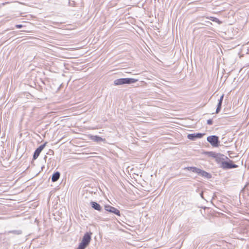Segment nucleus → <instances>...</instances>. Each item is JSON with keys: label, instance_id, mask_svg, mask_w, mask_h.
Wrapping results in <instances>:
<instances>
[{"label": "nucleus", "instance_id": "obj_23", "mask_svg": "<svg viewBox=\"0 0 249 249\" xmlns=\"http://www.w3.org/2000/svg\"><path fill=\"white\" fill-rule=\"evenodd\" d=\"M248 67H249V63L247 65Z\"/></svg>", "mask_w": 249, "mask_h": 249}, {"label": "nucleus", "instance_id": "obj_15", "mask_svg": "<svg viewBox=\"0 0 249 249\" xmlns=\"http://www.w3.org/2000/svg\"><path fill=\"white\" fill-rule=\"evenodd\" d=\"M47 143V142H45L44 144L40 145L37 148V149L38 150V151H39L40 152H41L42 150L44 148V147H45V145Z\"/></svg>", "mask_w": 249, "mask_h": 249}, {"label": "nucleus", "instance_id": "obj_22", "mask_svg": "<svg viewBox=\"0 0 249 249\" xmlns=\"http://www.w3.org/2000/svg\"><path fill=\"white\" fill-rule=\"evenodd\" d=\"M200 196H201L202 197V193H201V194L200 195Z\"/></svg>", "mask_w": 249, "mask_h": 249}, {"label": "nucleus", "instance_id": "obj_20", "mask_svg": "<svg viewBox=\"0 0 249 249\" xmlns=\"http://www.w3.org/2000/svg\"><path fill=\"white\" fill-rule=\"evenodd\" d=\"M213 123V122L212 119H209L207 120V124L209 125H212Z\"/></svg>", "mask_w": 249, "mask_h": 249}, {"label": "nucleus", "instance_id": "obj_11", "mask_svg": "<svg viewBox=\"0 0 249 249\" xmlns=\"http://www.w3.org/2000/svg\"><path fill=\"white\" fill-rule=\"evenodd\" d=\"M60 176V174L59 172H56L54 173L52 177V181L53 182H55L58 180Z\"/></svg>", "mask_w": 249, "mask_h": 249}, {"label": "nucleus", "instance_id": "obj_1", "mask_svg": "<svg viewBox=\"0 0 249 249\" xmlns=\"http://www.w3.org/2000/svg\"><path fill=\"white\" fill-rule=\"evenodd\" d=\"M92 234L90 231L85 233L77 249H85L90 242Z\"/></svg>", "mask_w": 249, "mask_h": 249}, {"label": "nucleus", "instance_id": "obj_4", "mask_svg": "<svg viewBox=\"0 0 249 249\" xmlns=\"http://www.w3.org/2000/svg\"><path fill=\"white\" fill-rule=\"evenodd\" d=\"M207 141L213 147H217L219 144V138L215 135H212L207 137Z\"/></svg>", "mask_w": 249, "mask_h": 249}, {"label": "nucleus", "instance_id": "obj_6", "mask_svg": "<svg viewBox=\"0 0 249 249\" xmlns=\"http://www.w3.org/2000/svg\"><path fill=\"white\" fill-rule=\"evenodd\" d=\"M105 209L106 211L108 212L113 213L116 214L117 215L120 216V211L117 209L115 208V207H113L110 205H106L105 206Z\"/></svg>", "mask_w": 249, "mask_h": 249}, {"label": "nucleus", "instance_id": "obj_10", "mask_svg": "<svg viewBox=\"0 0 249 249\" xmlns=\"http://www.w3.org/2000/svg\"><path fill=\"white\" fill-rule=\"evenodd\" d=\"M90 205L92 208H93L94 209L97 210L98 211H101L102 210V207L101 206L97 203L96 202L94 201H91L90 202Z\"/></svg>", "mask_w": 249, "mask_h": 249}, {"label": "nucleus", "instance_id": "obj_3", "mask_svg": "<svg viewBox=\"0 0 249 249\" xmlns=\"http://www.w3.org/2000/svg\"><path fill=\"white\" fill-rule=\"evenodd\" d=\"M137 81V79L132 78H119L117 79L114 81V84L116 86L122 85L124 84H130L134 83Z\"/></svg>", "mask_w": 249, "mask_h": 249}, {"label": "nucleus", "instance_id": "obj_13", "mask_svg": "<svg viewBox=\"0 0 249 249\" xmlns=\"http://www.w3.org/2000/svg\"><path fill=\"white\" fill-rule=\"evenodd\" d=\"M41 153V152H40L39 151H38V150H37V149L35 150L34 153V155H33V159L34 160H36L38 157L39 156L40 153Z\"/></svg>", "mask_w": 249, "mask_h": 249}, {"label": "nucleus", "instance_id": "obj_12", "mask_svg": "<svg viewBox=\"0 0 249 249\" xmlns=\"http://www.w3.org/2000/svg\"><path fill=\"white\" fill-rule=\"evenodd\" d=\"M22 233L21 230H12L9 231L5 232V234H9V233H13L16 235H19Z\"/></svg>", "mask_w": 249, "mask_h": 249}, {"label": "nucleus", "instance_id": "obj_8", "mask_svg": "<svg viewBox=\"0 0 249 249\" xmlns=\"http://www.w3.org/2000/svg\"><path fill=\"white\" fill-rule=\"evenodd\" d=\"M225 159H228L227 157L220 153H218V156L215 158L216 161L217 163L220 164V165H221L222 162L224 161Z\"/></svg>", "mask_w": 249, "mask_h": 249}, {"label": "nucleus", "instance_id": "obj_21", "mask_svg": "<svg viewBox=\"0 0 249 249\" xmlns=\"http://www.w3.org/2000/svg\"><path fill=\"white\" fill-rule=\"evenodd\" d=\"M23 27V25L21 24H17L16 25V27L18 29L21 28Z\"/></svg>", "mask_w": 249, "mask_h": 249}, {"label": "nucleus", "instance_id": "obj_7", "mask_svg": "<svg viewBox=\"0 0 249 249\" xmlns=\"http://www.w3.org/2000/svg\"><path fill=\"white\" fill-rule=\"evenodd\" d=\"M204 134L200 133L190 134L187 136V138L191 140L195 141L197 139L201 138Z\"/></svg>", "mask_w": 249, "mask_h": 249}, {"label": "nucleus", "instance_id": "obj_16", "mask_svg": "<svg viewBox=\"0 0 249 249\" xmlns=\"http://www.w3.org/2000/svg\"><path fill=\"white\" fill-rule=\"evenodd\" d=\"M47 143V142H45L44 144L40 145L37 148V149L38 150V151H39L40 152H41L42 150L44 148V147H45V145Z\"/></svg>", "mask_w": 249, "mask_h": 249}, {"label": "nucleus", "instance_id": "obj_2", "mask_svg": "<svg viewBox=\"0 0 249 249\" xmlns=\"http://www.w3.org/2000/svg\"><path fill=\"white\" fill-rule=\"evenodd\" d=\"M185 169L196 173L198 175L207 178H210L212 177V175L196 167H187L185 168Z\"/></svg>", "mask_w": 249, "mask_h": 249}, {"label": "nucleus", "instance_id": "obj_18", "mask_svg": "<svg viewBox=\"0 0 249 249\" xmlns=\"http://www.w3.org/2000/svg\"><path fill=\"white\" fill-rule=\"evenodd\" d=\"M222 104L218 103L217 108L216 109V113H218L221 110Z\"/></svg>", "mask_w": 249, "mask_h": 249}, {"label": "nucleus", "instance_id": "obj_19", "mask_svg": "<svg viewBox=\"0 0 249 249\" xmlns=\"http://www.w3.org/2000/svg\"><path fill=\"white\" fill-rule=\"evenodd\" d=\"M224 98V94H223L221 97L218 100V103L222 104L223 100Z\"/></svg>", "mask_w": 249, "mask_h": 249}, {"label": "nucleus", "instance_id": "obj_9", "mask_svg": "<svg viewBox=\"0 0 249 249\" xmlns=\"http://www.w3.org/2000/svg\"><path fill=\"white\" fill-rule=\"evenodd\" d=\"M90 139L91 140H92L93 141L97 142H105L106 141L105 139H103L102 137L98 136H96V135L91 136Z\"/></svg>", "mask_w": 249, "mask_h": 249}, {"label": "nucleus", "instance_id": "obj_17", "mask_svg": "<svg viewBox=\"0 0 249 249\" xmlns=\"http://www.w3.org/2000/svg\"><path fill=\"white\" fill-rule=\"evenodd\" d=\"M209 154L211 157H212L214 159L216 158V156H218V153H215L213 152H209Z\"/></svg>", "mask_w": 249, "mask_h": 249}, {"label": "nucleus", "instance_id": "obj_5", "mask_svg": "<svg viewBox=\"0 0 249 249\" xmlns=\"http://www.w3.org/2000/svg\"><path fill=\"white\" fill-rule=\"evenodd\" d=\"M220 167L223 169H231L235 168L238 167V165L233 163L232 161L229 160V161H225L221 163Z\"/></svg>", "mask_w": 249, "mask_h": 249}, {"label": "nucleus", "instance_id": "obj_14", "mask_svg": "<svg viewBox=\"0 0 249 249\" xmlns=\"http://www.w3.org/2000/svg\"><path fill=\"white\" fill-rule=\"evenodd\" d=\"M209 19H211V20H212L213 21H214V22H217L218 23H221V22L219 21V20L216 18H214V17H211L210 18H208Z\"/></svg>", "mask_w": 249, "mask_h": 249}]
</instances>
